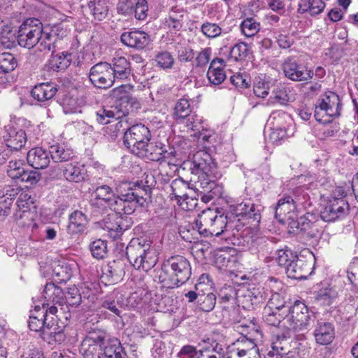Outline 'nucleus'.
<instances>
[{"label":"nucleus","mask_w":358,"mask_h":358,"mask_svg":"<svg viewBox=\"0 0 358 358\" xmlns=\"http://www.w3.org/2000/svg\"><path fill=\"white\" fill-rule=\"evenodd\" d=\"M62 108L66 114L80 113V103L78 99L70 96L66 95L62 99Z\"/></svg>","instance_id":"864d4df0"},{"label":"nucleus","mask_w":358,"mask_h":358,"mask_svg":"<svg viewBox=\"0 0 358 358\" xmlns=\"http://www.w3.org/2000/svg\"><path fill=\"white\" fill-rule=\"evenodd\" d=\"M43 296L48 302L54 304L62 305L64 303L62 289L52 282L46 284L43 292Z\"/></svg>","instance_id":"4c0bfd02"},{"label":"nucleus","mask_w":358,"mask_h":358,"mask_svg":"<svg viewBox=\"0 0 358 358\" xmlns=\"http://www.w3.org/2000/svg\"><path fill=\"white\" fill-rule=\"evenodd\" d=\"M121 41L128 47L142 50L148 45L150 38L145 32L136 30L123 33Z\"/></svg>","instance_id":"4be33fe9"},{"label":"nucleus","mask_w":358,"mask_h":358,"mask_svg":"<svg viewBox=\"0 0 358 358\" xmlns=\"http://www.w3.org/2000/svg\"><path fill=\"white\" fill-rule=\"evenodd\" d=\"M234 345L226 358H261L259 348L252 339L241 337Z\"/></svg>","instance_id":"dca6fc26"},{"label":"nucleus","mask_w":358,"mask_h":358,"mask_svg":"<svg viewBox=\"0 0 358 358\" xmlns=\"http://www.w3.org/2000/svg\"><path fill=\"white\" fill-rule=\"evenodd\" d=\"M104 337L97 334H91L87 336L83 341L80 352L85 358H93L98 348L102 351L103 343L106 341Z\"/></svg>","instance_id":"aec40b11"},{"label":"nucleus","mask_w":358,"mask_h":358,"mask_svg":"<svg viewBox=\"0 0 358 358\" xmlns=\"http://www.w3.org/2000/svg\"><path fill=\"white\" fill-rule=\"evenodd\" d=\"M57 85L53 83H42L31 90L32 96L38 101L51 99L57 93Z\"/></svg>","instance_id":"72a5a7b5"},{"label":"nucleus","mask_w":358,"mask_h":358,"mask_svg":"<svg viewBox=\"0 0 358 358\" xmlns=\"http://www.w3.org/2000/svg\"><path fill=\"white\" fill-rule=\"evenodd\" d=\"M124 8H120L125 14L134 13L135 17L139 20H143L148 15V7L146 0H136L135 2L127 1Z\"/></svg>","instance_id":"e433bc0d"},{"label":"nucleus","mask_w":358,"mask_h":358,"mask_svg":"<svg viewBox=\"0 0 358 358\" xmlns=\"http://www.w3.org/2000/svg\"><path fill=\"white\" fill-rule=\"evenodd\" d=\"M285 77L293 81H306L313 76V71L299 64L294 59H287L282 64Z\"/></svg>","instance_id":"f3484780"},{"label":"nucleus","mask_w":358,"mask_h":358,"mask_svg":"<svg viewBox=\"0 0 358 358\" xmlns=\"http://www.w3.org/2000/svg\"><path fill=\"white\" fill-rule=\"evenodd\" d=\"M324 8L325 3L322 0H299V10L301 13L317 15L323 12Z\"/></svg>","instance_id":"ea45409f"},{"label":"nucleus","mask_w":358,"mask_h":358,"mask_svg":"<svg viewBox=\"0 0 358 358\" xmlns=\"http://www.w3.org/2000/svg\"><path fill=\"white\" fill-rule=\"evenodd\" d=\"M53 178H62L69 182H80L87 178V170L83 164L71 160L69 163L57 165L50 170Z\"/></svg>","instance_id":"ddd939ff"},{"label":"nucleus","mask_w":358,"mask_h":358,"mask_svg":"<svg viewBox=\"0 0 358 358\" xmlns=\"http://www.w3.org/2000/svg\"><path fill=\"white\" fill-rule=\"evenodd\" d=\"M298 213L299 210L292 196H286L278 200L275 207V217L279 222L293 221L297 217Z\"/></svg>","instance_id":"a211bd4d"},{"label":"nucleus","mask_w":358,"mask_h":358,"mask_svg":"<svg viewBox=\"0 0 358 358\" xmlns=\"http://www.w3.org/2000/svg\"><path fill=\"white\" fill-rule=\"evenodd\" d=\"M43 341L49 344H60L64 341L66 336L63 329L52 320L48 321L41 334Z\"/></svg>","instance_id":"393cba45"},{"label":"nucleus","mask_w":358,"mask_h":358,"mask_svg":"<svg viewBox=\"0 0 358 358\" xmlns=\"http://www.w3.org/2000/svg\"><path fill=\"white\" fill-rule=\"evenodd\" d=\"M73 56L68 52H62L53 55L49 60L48 67L54 71L65 70L71 63Z\"/></svg>","instance_id":"58836bf2"},{"label":"nucleus","mask_w":358,"mask_h":358,"mask_svg":"<svg viewBox=\"0 0 358 358\" xmlns=\"http://www.w3.org/2000/svg\"><path fill=\"white\" fill-rule=\"evenodd\" d=\"M52 275L61 282L67 281L71 276V270L63 263L55 262L52 265Z\"/></svg>","instance_id":"3c124183"},{"label":"nucleus","mask_w":358,"mask_h":358,"mask_svg":"<svg viewBox=\"0 0 358 358\" xmlns=\"http://www.w3.org/2000/svg\"><path fill=\"white\" fill-rule=\"evenodd\" d=\"M201 31L208 38H215L222 34V28L217 23L205 22L201 26Z\"/></svg>","instance_id":"680f3d73"},{"label":"nucleus","mask_w":358,"mask_h":358,"mask_svg":"<svg viewBox=\"0 0 358 358\" xmlns=\"http://www.w3.org/2000/svg\"><path fill=\"white\" fill-rule=\"evenodd\" d=\"M88 7L94 18L101 21L108 13V7L105 0H89Z\"/></svg>","instance_id":"79ce46f5"},{"label":"nucleus","mask_w":358,"mask_h":358,"mask_svg":"<svg viewBox=\"0 0 358 358\" xmlns=\"http://www.w3.org/2000/svg\"><path fill=\"white\" fill-rule=\"evenodd\" d=\"M162 152H164V145L162 143H150L149 141L134 155L151 161L159 162L162 159Z\"/></svg>","instance_id":"c85d7f7f"},{"label":"nucleus","mask_w":358,"mask_h":358,"mask_svg":"<svg viewBox=\"0 0 358 358\" xmlns=\"http://www.w3.org/2000/svg\"><path fill=\"white\" fill-rule=\"evenodd\" d=\"M36 217L34 210H15L14 218L16 224L21 227L36 228L37 225L34 222Z\"/></svg>","instance_id":"a19ab883"},{"label":"nucleus","mask_w":358,"mask_h":358,"mask_svg":"<svg viewBox=\"0 0 358 358\" xmlns=\"http://www.w3.org/2000/svg\"><path fill=\"white\" fill-rule=\"evenodd\" d=\"M334 325L329 322L318 321L315 330L314 336L317 343L320 345H328L334 338Z\"/></svg>","instance_id":"b1692460"},{"label":"nucleus","mask_w":358,"mask_h":358,"mask_svg":"<svg viewBox=\"0 0 358 358\" xmlns=\"http://www.w3.org/2000/svg\"><path fill=\"white\" fill-rule=\"evenodd\" d=\"M43 24L36 18H29L20 26L17 40L18 44L23 48L31 49L40 41L42 34Z\"/></svg>","instance_id":"1a4fd4ad"},{"label":"nucleus","mask_w":358,"mask_h":358,"mask_svg":"<svg viewBox=\"0 0 358 358\" xmlns=\"http://www.w3.org/2000/svg\"><path fill=\"white\" fill-rule=\"evenodd\" d=\"M198 224L201 225L203 235L205 236H219L227 231L228 218L216 209L208 208L199 215Z\"/></svg>","instance_id":"423d86ee"},{"label":"nucleus","mask_w":358,"mask_h":358,"mask_svg":"<svg viewBox=\"0 0 358 358\" xmlns=\"http://www.w3.org/2000/svg\"><path fill=\"white\" fill-rule=\"evenodd\" d=\"M199 358H224L223 355V348L219 347L216 343L215 346L211 349H203L199 350Z\"/></svg>","instance_id":"774afa93"},{"label":"nucleus","mask_w":358,"mask_h":358,"mask_svg":"<svg viewBox=\"0 0 358 358\" xmlns=\"http://www.w3.org/2000/svg\"><path fill=\"white\" fill-rule=\"evenodd\" d=\"M41 178V174L34 170H24L20 174L19 178L16 179L17 181L26 182L29 185L36 184Z\"/></svg>","instance_id":"69168bd1"},{"label":"nucleus","mask_w":358,"mask_h":358,"mask_svg":"<svg viewBox=\"0 0 358 358\" xmlns=\"http://www.w3.org/2000/svg\"><path fill=\"white\" fill-rule=\"evenodd\" d=\"M87 216L81 211L76 210L69 216V222L67 227L69 234H77L83 233L87 224Z\"/></svg>","instance_id":"c9c22d12"},{"label":"nucleus","mask_w":358,"mask_h":358,"mask_svg":"<svg viewBox=\"0 0 358 358\" xmlns=\"http://www.w3.org/2000/svg\"><path fill=\"white\" fill-rule=\"evenodd\" d=\"M194 131H197V132L194 134V136L197 138L198 143L201 144L203 148H206L208 144L212 143L214 131L205 128L203 125V121L200 124V129H195Z\"/></svg>","instance_id":"5fc2aeb1"},{"label":"nucleus","mask_w":358,"mask_h":358,"mask_svg":"<svg viewBox=\"0 0 358 358\" xmlns=\"http://www.w3.org/2000/svg\"><path fill=\"white\" fill-rule=\"evenodd\" d=\"M183 169L188 168L192 175L190 181L194 182L195 189L210 191L214 182L209 178L215 169V164L211 156L205 152H197L192 161L184 162Z\"/></svg>","instance_id":"7ed1b4c3"},{"label":"nucleus","mask_w":358,"mask_h":358,"mask_svg":"<svg viewBox=\"0 0 358 358\" xmlns=\"http://www.w3.org/2000/svg\"><path fill=\"white\" fill-rule=\"evenodd\" d=\"M110 64L113 69V76L115 80H127L131 75V66L129 59L124 56L116 55Z\"/></svg>","instance_id":"412c9836"},{"label":"nucleus","mask_w":358,"mask_h":358,"mask_svg":"<svg viewBox=\"0 0 358 358\" xmlns=\"http://www.w3.org/2000/svg\"><path fill=\"white\" fill-rule=\"evenodd\" d=\"M337 292L332 288L321 289L317 294L316 299L324 306L331 305L337 297Z\"/></svg>","instance_id":"052dcab7"},{"label":"nucleus","mask_w":358,"mask_h":358,"mask_svg":"<svg viewBox=\"0 0 358 358\" xmlns=\"http://www.w3.org/2000/svg\"><path fill=\"white\" fill-rule=\"evenodd\" d=\"M289 116L283 111L273 112L267 120L266 129L270 132L266 136V140L273 144L279 145L287 136L286 122Z\"/></svg>","instance_id":"9d476101"},{"label":"nucleus","mask_w":358,"mask_h":358,"mask_svg":"<svg viewBox=\"0 0 358 358\" xmlns=\"http://www.w3.org/2000/svg\"><path fill=\"white\" fill-rule=\"evenodd\" d=\"M151 134L149 129L143 124H136L127 129L124 135V143L134 154L145 143L150 141Z\"/></svg>","instance_id":"f8f14e48"},{"label":"nucleus","mask_w":358,"mask_h":358,"mask_svg":"<svg viewBox=\"0 0 358 358\" xmlns=\"http://www.w3.org/2000/svg\"><path fill=\"white\" fill-rule=\"evenodd\" d=\"M17 210H31V208H35L34 206V200L31 195L27 192H22L16 202Z\"/></svg>","instance_id":"0e129e2a"},{"label":"nucleus","mask_w":358,"mask_h":358,"mask_svg":"<svg viewBox=\"0 0 358 358\" xmlns=\"http://www.w3.org/2000/svg\"><path fill=\"white\" fill-rule=\"evenodd\" d=\"M3 138L6 145L12 150L21 149L27 142L24 131L11 124L4 127Z\"/></svg>","instance_id":"6ab92c4d"},{"label":"nucleus","mask_w":358,"mask_h":358,"mask_svg":"<svg viewBox=\"0 0 358 358\" xmlns=\"http://www.w3.org/2000/svg\"><path fill=\"white\" fill-rule=\"evenodd\" d=\"M91 83L99 88H108L115 80L111 65L107 62H99L91 67L89 74Z\"/></svg>","instance_id":"2eb2a0df"},{"label":"nucleus","mask_w":358,"mask_h":358,"mask_svg":"<svg viewBox=\"0 0 358 358\" xmlns=\"http://www.w3.org/2000/svg\"><path fill=\"white\" fill-rule=\"evenodd\" d=\"M27 162L35 169L46 168L50 162V153L41 147L31 149L27 153Z\"/></svg>","instance_id":"5701e85b"},{"label":"nucleus","mask_w":358,"mask_h":358,"mask_svg":"<svg viewBox=\"0 0 358 358\" xmlns=\"http://www.w3.org/2000/svg\"><path fill=\"white\" fill-rule=\"evenodd\" d=\"M242 33L246 37H252L260 30V24L253 17H248L244 20L241 24Z\"/></svg>","instance_id":"de8ad7c7"},{"label":"nucleus","mask_w":358,"mask_h":358,"mask_svg":"<svg viewBox=\"0 0 358 358\" xmlns=\"http://www.w3.org/2000/svg\"><path fill=\"white\" fill-rule=\"evenodd\" d=\"M99 358H126L125 353L117 338H108L103 343L102 351L99 353Z\"/></svg>","instance_id":"a878e982"},{"label":"nucleus","mask_w":358,"mask_h":358,"mask_svg":"<svg viewBox=\"0 0 358 358\" xmlns=\"http://www.w3.org/2000/svg\"><path fill=\"white\" fill-rule=\"evenodd\" d=\"M171 200H176L179 205H182L181 201H185L189 198L187 191L191 189L188 182L182 178H178L173 180L170 185Z\"/></svg>","instance_id":"cd10ccee"},{"label":"nucleus","mask_w":358,"mask_h":358,"mask_svg":"<svg viewBox=\"0 0 358 358\" xmlns=\"http://www.w3.org/2000/svg\"><path fill=\"white\" fill-rule=\"evenodd\" d=\"M191 275L189 260L183 256L175 255L164 261L154 280L162 287L173 289L185 284Z\"/></svg>","instance_id":"f03ea898"},{"label":"nucleus","mask_w":358,"mask_h":358,"mask_svg":"<svg viewBox=\"0 0 358 358\" xmlns=\"http://www.w3.org/2000/svg\"><path fill=\"white\" fill-rule=\"evenodd\" d=\"M270 90V83L261 78H256L254 85L253 92L255 96L260 98H265Z\"/></svg>","instance_id":"e2e57ef3"},{"label":"nucleus","mask_w":358,"mask_h":358,"mask_svg":"<svg viewBox=\"0 0 358 358\" xmlns=\"http://www.w3.org/2000/svg\"><path fill=\"white\" fill-rule=\"evenodd\" d=\"M196 228L194 226L188 224L180 229V235L182 238L189 243H196L200 235L203 234L201 225L199 226L198 219L195 222Z\"/></svg>","instance_id":"37998d69"},{"label":"nucleus","mask_w":358,"mask_h":358,"mask_svg":"<svg viewBox=\"0 0 358 358\" xmlns=\"http://www.w3.org/2000/svg\"><path fill=\"white\" fill-rule=\"evenodd\" d=\"M115 194L107 185L98 186L92 192V206L108 207L118 214H132L138 206H144L150 198L151 189L139 183L120 182Z\"/></svg>","instance_id":"f257e3e1"},{"label":"nucleus","mask_w":358,"mask_h":358,"mask_svg":"<svg viewBox=\"0 0 358 358\" xmlns=\"http://www.w3.org/2000/svg\"><path fill=\"white\" fill-rule=\"evenodd\" d=\"M296 254L289 249H280L276 252L275 260L278 265L287 269L289 264L296 258Z\"/></svg>","instance_id":"13d9d810"},{"label":"nucleus","mask_w":358,"mask_h":358,"mask_svg":"<svg viewBox=\"0 0 358 358\" xmlns=\"http://www.w3.org/2000/svg\"><path fill=\"white\" fill-rule=\"evenodd\" d=\"M309 264L303 259L296 255L286 269V273L290 278L305 279L307 277Z\"/></svg>","instance_id":"c756f323"},{"label":"nucleus","mask_w":358,"mask_h":358,"mask_svg":"<svg viewBox=\"0 0 358 358\" xmlns=\"http://www.w3.org/2000/svg\"><path fill=\"white\" fill-rule=\"evenodd\" d=\"M133 90V86L130 85H121L120 86L114 88L110 92V96L115 100H123L129 98L130 92Z\"/></svg>","instance_id":"338daca9"},{"label":"nucleus","mask_w":358,"mask_h":358,"mask_svg":"<svg viewBox=\"0 0 358 358\" xmlns=\"http://www.w3.org/2000/svg\"><path fill=\"white\" fill-rule=\"evenodd\" d=\"M90 251L94 258H104L108 252L106 241L101 239L94 241L90 244Z\"/></svg>","instance_id":"bf43d9fd"},{"label":"nucleus","mask_w":358,"mask_h":358,"mask_svg":"<svg viewBox=\"0 0 358 358\" xmlns=\"http://www.w3.org/2000/svg\"><path fill=\"white\" fill-rule=\"evenodd\" d=\"M48 322L47 310H41L39 306H36L34 309L31 311V315L28 322V326L30 330L34 331H41Z\"/></svg>","instance_id":"7c9ffc66"},{"label":"nucleus","mask_w":358,"mask_h":358,"mask_svg":"<svg viewBox=\"0 0 358 358\" xmlns=\"http://www.w3.org/2000/svg\"><path fill=\"white\" fill-rule=\"evenodd\" d=\"M285 315L286 314H283L282 313H280V311L273 310L269 307L265 306L262 314V318L268 325L277 326Z\"/></svg>","instance_id":"09e8293b"},{"label":"nucleus","mask_w":358,"mask_h":358,"mask_svg":"<svg viewBox=\"0 0 358 358\" xmlns=\"http://www.w3.org/2000/svg\"><path fill=\"white\" fill-rule=\"evenodd\" d=\"M339 115V96L334 92H327L315 105L314 114L315 120L322 124H327L331 123L333 118Z\"/></svg>","instance_id":"6e6552de"},{"label":"nucleus","mask_w":358,"mask_h":358,"mask_svg":"<svg viewBox=\"0 0 358 358\" xmlns=\"http://www.w3.org/2000/svg\"><path fill=\"white\" fill-rule=\"evenodd\" d=\"M292 200L297 207L299 212L306 209L312 205L310 195L303 187H297L293 194Z\"/></svg>","instance_id":"c03bdc74"},{"label":"nucleus","mask_w":358,"mask_h":358,"mask_svg":"<svg viewBox=\"0 0 358 358\" xmlns=\"http://www.w3.org/2000/svg\"><path fill=\"white\" fill-rule=\"evenodd\" d=\"M289 312V328L295 331L308 329L315 320V314L310 312L306 304L300 301H296Z\"/></svg>","instance_id":"4468645a"},{"label":"nucleus","mask_w":358,"mask_h":358,"mask_svg":"<svg viewBox=\"0 0 358 358\" xmlns=\"http://www.w3.org/2000/svg\"><path fill=\"white\" fill-rule=\"evenodd\" d=\"M96 114V120L99 124H107L113 119H120L124 113L117 105H110L103 106Z\"/></svg>","instance_id":"f704fd0d"},{"label":"nucleus","mask_w":358,"mask_h":358,"mask_svg":"<svg viewBox=\"0 0 358 358\" xmlns=\"http://www.w3.org/2000/svg\"><path fill=\"white\" fill-rule=\"evenodd\" d=\"M236 215H242L248 219H250L254 222L252 226L245 227L242 233L243 241L246 245L251 248L262 243L264 238L261 236L258 224L261 220V215L259 209H256L253 203H241L237 205L236 210Z\"/></svg>","instance_id":"39448f33"},{"label":"nucleus","mask_w":358,"mask_h":358,"mask_svg":"<svg viewBox=\"0 0 358 358\" xmlns=\"http://www.w3.org/2000/svg\"><path fill=\"white\" fill-rule=\"evenodd\" d=\"M160 161L166 162L169 166H177L181 164L182 159L180 158V153L175 148L169 147L166 149L164 145V152H162Z\"/></svg>","instance_id":"49530a36"},{"label":"nucleus","mask_w":358,"mask_h":358,"mask_svg":"<svg viewBox=\"0 0 358 358\" xmlns=\"http://www.w3.org/2000/svg\"><path fill=\"white\" fill-rule=\"evenodd\" d=\"M17 66V61L13 55L9 52L0 54V70L5 74L13 71Z\"/></svg>","instance_id":"603ef678"},{"label":"nucleus","mask_w":358,"mask_h":358,"mask_svg":"<svg viewBox=\"0 0 358 358\" xmlns=\"http://www.w3.org/2000/svg\"><path fill=\"white\" fill-rule=\"evenodd\" d=\"M173 117L178 124H183L188 130L200 129L202 117L192 112V107L187 99H180L176 103Z\"/></svg>","instance_id":"9b49d317"},{"label":"nucleus","mask_w":358,"mask_h":358,"mask_svg":"<svg viewBox=\"0 0 358 358\" xmlns=\"http://www.w3.org/2000/svg\"><path fill=\"white\" fill-rule=\"evenodd\" d=\"M128 260L137 270L148 271L157 262L155 250L144 238H133L126 248Z\"/></svg>","instance_id":"20e7f679"},{"label":"nucleus","mask_w":358,"mask_h":358,"mask_svg":"<svg viewBox=\"0 0 358 358\" xmlns=\"http://www.w3.org/2000/svg\"><path fill=\"white\" fill-rule=\"evenodd\" d=\"M224 67V62L222 59H213L207 72L208 79L211 84L217 85L225 80L226 73Z\"/></svg>","instance_id":"bb28decb"},{"label":"nucleus","mask_w":358,"mask_h":358,"mask_svg":"<svg viewBox=\"0 0 358 358\" xmlns=\"http://www.w3.org/2000/svg\"><path fill=\"white\" fill-rule=\"evenodd\" d=\"M266 307H269L278 311H282L283 314H287L290 311V307L289 305H287L285 297L278 292H275L271 295Z\"/></svg>","instance_id":"a18cd8bd"},{"label":"nucleus","mask_w":358,"mask_h":358,"mask_svg":"<svg viewBox=\"0 0 358 358\" xmlns=\"http://www.w3.org/2000/svg\"><path fill=\"white\" fill-rule=\"evenodd\" d=\"M345 192L337 187L328 199L327 203L320 211V217L325 222H334L345 217L349 213V204L343 199Z\"/></svg>","instance_id":"0eeeda50"},{"label":"nucleus","mask_w":358,"mask_h":358,"mask_svg":"<svg viewBox=\"0 0 358 358\" xmlns=\"http://www.w3.org/2000/svg\"><path fill=\"white\" fill-rule=\"evenodd\" d=\"M14 196L15 194L8 193V190L6 193L0 191V216L5 217L10 214Z\"/></svg>","instance_id":"4d7b16f0"},{"label":"nucleus","mask_w":358,"mask_h":358,"mask_svg":"<svg viewBox=\"0 0 358 358\" xmlns=\"http://www.w3.org/2000/svg\"><path fill=\"white\" fill-rule=\"evenodd\" d=\"M55 42L56 39L53 38L51 34L48 33V27L45 29H43L42 34L40 36V41L38 43L41 51L54 52Z\"/></svg>","instance_id":"6e6d98bb"},{"label":"nucleus","mask_w":358,"mask_h":358,"mask_svg":"<svg viewBox=\"0 0 358 358\" xmlns=\"http://www.w3.org/2000/svg\"><path fill=\"white\" fill-rule=\"evenodd\" d=\"M50 155L55 163H62L71 161L74 157L73 150L64 144H54L49 148Z\"/></svg>","instance_id":"473e14b6"},{"label":"nucleus","mask_w":358,"mask_h":358,"mask_svg":"<svg viewBox=\"0 0 358 358\" xmlns=\"http://www.w3.org/2000/svg\"><path fill=\"white\" fill-rule=\"evenodd\" d=\"M273 98L269 100L271 103H278L280 105H286L289 102H293L296 99V92L291 86L285 85H278L273 92Z\"/></svg>","instance_id":"2f4dec72"},{"label":"nucleus","mask_w":358,"mask_h":358,"mask_svg":"<svg viewBox=\"0 0 358 358\" xmlns=\"http://www.w3.org/2000/svg\"><path fill=\"white\" fill-rule=\"evenodd\" d=\"M64 303L69 306H78L81 301L82 297L79 289L76 286L69 287L67 291L64 294Z\"/></svg>","instance_id":"8fccbe9b"}]
</instances>
